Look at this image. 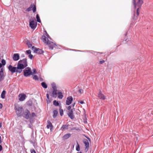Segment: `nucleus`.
<instances>
[{"label":"nucleus","instance_id":"bb28decb","mask_svg":"<svg viewBox=\"0 0 153 153\" xmlns=\"http://www.w3.org/2000/svg\"><path fill=\"white\" fill-rule=\"evenodd\" d=\"M46 96L47 99V102L48 104L50 103L51 101V99L49 98V95L48 94H47Z\"/></svg>","mask_w":153,"mask_h":153},{"label":"nucleus","instance_id":"8fccbe9b","mask_svg":"<svg viewBox=\"0 0 153 153\" xmlns=\"http://www.w3.org/2000/svg\"><path fill=\"white\" fill-rule=\"evenodd\" d=\"M71 106L70 105H69L67 109H68V110H69L70 111V109H71Z\"/></svg>","mask_w":153,"mask_h":153},{"label":"nucleus","instance_id":"cd10ccee","mask_svg":"<svg viewBox=\"0 0 153 153\" xmlns=\"http://www.w3.org/2000/svg\"><path fill=\"white\" fill-rule=\"evenodd\" d=\"M53 117L54 118H55L57 116L58 112L57 110H54L53 111Z\"/></svg>","mask_w":153,"mask_h":153},{"label":"nucleus","instance_id":"4d7b16f0","mask_svg":"<svg viewBox=\"0 0 153 153\" xmlns=\"http://www.w3.org/2000/svg\"><path fill=\"white\" fill-rule=\"evenodd\" d=\"M83 91L82 89H79V93H81V91Z\"/></svg>","mask_w":153,"mask_h":153},{"label":"nucleus","instance_id":"f8f14e48","mask_svg":"<svg viewBox=\"0 0 153 153\" xmlns=\"http://www.w3.org/2000/svg\"><path fill=\"white\" fill-rule=\"evenodd\" d=\"M44 51L39 48H36L34 51V53L39 55H43Z\"/></svg>","mask_w":153,"mask_h":153},{"label":"nucleus","instance_id":"680f3d73","mask_svg":"<svg viewBox=\"0 0 153 153\" xmlns=\"http://www.w3.org/2000/svg\"><path fill=\"white\" fill-rule=\"evenodd\" d=\"M75 105V103H74L73 104H72V106L73 107H74V105Z\"/></svg>","mask_w":153,"mask_h":153},{"label":"nucleus","instance_id":"4c0bfd02","mask_svg":"<svg viewBox=\"0 0 153 153\" xmlns=\"http://www.w3.org/2000/svg\"><path fill=\"white\" fill-rule=\"evenodd\" d=\"M1 64H2V65L4 66L6 64V61L4 59H2L1 61Z\"/></svg>","mask_w":153,"mask_h":153},{"label":"nucleus","instance_id":"49530a36","mask_svg":"<svg viewBox=\"0 0 153 153\" xmlns=\"http://www.w3.org/2000/svg\"><path fill=\"white\" fill-rule=\"evenodd\" d=\"M105 62V61L104 60H102L100 61L99 63H100V64H102V63H104Z\"/></svg>","mask_w":153,"mask_h":153},{"label":"nucleus","instance_id":"72a5a7b5","mask_svg":"<svg viewBox=\"0 0 153 153\" xmlns=\"http://www.w3.org/2000/svg\"><path fill=\"white\" fill-rule=\"evenodd\" d=\"M51 87L53 89H56V83L55 82H53L51 84Z\"/></svg>","mask_w":153,"mask_h":153},{"label":"nucleus","instance_id":"de8ad7c7","mask_svg":"<svg viewBox=\"0 0 153 153\" xmlns=\"http://www.w3.org/2000/svg\"><path fill=\"white\" fill-rule=\"evenodd\" d=\"M28 103H29L28 104L29 106H31L32 105V102H31L28 101Z\"/></svg>","mask_w":153,"mask_h":153},{"label":"nucleus","instance_id":"f3484780","mask_svg":"<svg viewBox=\"0 0 153 153\" xmlns=\"http://www.w3.org/2000/svg\"><path fill=\"white\" fill-rule=\"evenodd\" d=\"M19 100L20 101H22L26 98V95L24 94H21L19 95Z\"/></svg>","mask_w":153,"mask_h":153},{"label":"nucleus","instance_id":"f704fd0d","mask_svg":"<svg viewBox=\"0 0 153 153\" xmlns=\"http://www.w3.org/2000/svg\"><path fill=\"white\" fill-rule=\"evenodd\" d=\"M26 44L29 48H30L32 45V44L28 40L27 41Z\"/></svg>","mask_w":153,"mask_h":153},{"label":"nucleus","instance_id":"c756f323","mask_svg":"<svg viewBox=\"0 0 153 153\" xmlns=\"http://www.w3.org/2000/svg\"><path fill=\"white\" fill-rule=\"evenodd\" d=\"M41 85L42 87L44 88H47L48 87V85L45 82H42Z\"/></svg>","mask_w":153,"mask_h":153},{"label":"nucleus","instance_id":"bf43d9fd","mask_svg":"<svg viewBox=\"0 0 153 153\" xmlns=\"http://www.w3.org/2000/svg\"><path fill=\"white\" fill-rule=\"evenodd\" d=\"M2 64H1V63H0V68H1H1L2 67Z\"/></svg>","mask_w":153,"mask_h":153},{"label":"nucleus","instance_id":"052dcab7","mask_svg":"<svg viewBox=\"0 0 153 153\" xmlns=\"http://www.w3.org/2000/svg\"><path fill=\"white\" fill-rule=\"evenodd\" d=\"M88 140V141L90 142L91 141V140L90 138L89 137L88 138H87Z\"/></svg>","mask_w":153,"mask_h":153},{"label":"nucleus","instance_id":"58836bf2","mask_svg":"<svg viewBox=\"0 0 153 153\" xmlns=\"http://www.w3.org/2000/svg\"><path fill=\"white\" fill-rule=\"evenodd\" d=\"M33 72H32V75H33V74H37L36 70L35 68L33 69Z\"/></svg>","mask_w":153,"mask_h":153},{"label":"nucleus","instance_id":"7ed1b4c3","mask_svg":"<svg viewBox=\"0 0 153 153\" xmlns=\"http://www.w3.org/2000/svg\"><path fill=\"white\" fill-rule=\"evenodd\" d=\"M29 22L30 27L33 30H35L37 25L35 18L34 17H31L29 20Z\"/></svg>","mask_w":153,"mask_h":153},{"label":"nucleus","instance_id":"6ab92c4d","mask_svg":"<svg viewBox=\"0 0 153 153\" xmlns=\"http://www.w3.org/2000/svg\"><path fill=\"white\" fill-rule=\"evenodd\" d=\"M44 32V33L42 36L41 38H51L46 30H45Z\"/></svg>","mask_w":153,"mask_h":153},{"label":"nucleus","instance_id":"5701e85b","mask_svg":"<svg viewBox=\"0 0 153 153\" xmlns=\"http://www.w3.org/2000/svg\"><path fill=\"white\" fill-rule=\"evenodd\" d=\"M130 39H125V40L123 41V43L127 44L128 45H131V40H130Z\"/></svg>","mask_w":153,"mask_h":153},{"label":"nucleus","instance_id":"338daca9","mask_svg":"<svg viewBox=\"0 0 153 153\" xmlns=\"http://www.w3.org/2000/svg\"><path fill=\"white\" fill-rule=\"evenodd\" d=\"M31 136H33V133L32 134V135ZM33 137V138H34V137Z\"/></svg>","mask_w":153,"mask_h":153},{"label":"nucleus","instance_id":"9b49d317","mask_svg":"<svg viewBox=\"0 0 153 153\" xmlns=\"http://www.w3.org/2000/svg\"><path fill=\"white\" fill-rule=\"evenodd\" d=\"M67 50H69L70 51H79V52H89L90 53H92L94 54H97V53H98L97 52H94L93 51H87L85 50L84 51H82L80 50H75V49H68Z\"/></svg>","mask_w":153,"mask_h":153},{"label":"nucleus","instance_id":"ddd939ff","mask_svg":"<svg viewBox=\"0 0 153 153\" xmlns=\"http://www.w3.org/2000/svg\"><path fill=\"white\" fill-rule=\"evenodd\" d=\"M73 100V98L72 96L68 97L66 100V105H70L72 103Z\"/></svg>","mask_w":153,"mask_h":153},{"label":"nucleus","instance_id":"c9c22d12","mask_svg":"<svg viewBox=\"0 0 153 153\" xmlns=\"http://www.w3.org/2000/svg\"><path fill=\"white\" fill-rule=\"evenodd\" d=\"M31 143L33 144V146L35 147L37 146V143L35 140H33L31 141Z\"/></svg>","mask_w":153,"mask_h":153},{"label":"nucleus","instance_id":"ea45409f","mask_svg":"<svg viewBox=\"0 0 153 153\" xmlns=\"http://www.w3.org/2000/svg\"><path fill=\"white\" fill-rule=\"evenodd\" d=\"M31 51L30 50H27L26 51L25 53L26 54L29 55L30 54H31Z\"/></svg>","mask_w":153,"mask_h":153},{"label":"nucleus","instance_id":"c85d7f7f","mask_svg":"<svg viewBox=\"0 0 153 153\" xmlns=\"http://www.w3.org/2000/svg\"><path fill=\"white\" fill-rule=\"evenodd\" d=\"M36 21L37 22L41 23V19L39 15L38 14H37L36 16Z\"/></svg>","mask_w":153,"mask_h":153},{"label":"nucleus","instance_id":"f257e3e1","mask_svg":"<svg viewBox=\"0 0 153 153\" xmlns=\"http://www.w3.org/2000/svg\"><path fill=\"white\" fill-rule=\"evenodd\" d=\"M43 42L48 46L51 50H53L54 47L56 49H60L61 46L59 45H57L56 43L51 42L48 39H42Z\"/></svg>","mask_w":153,"mask_h":153},{"label":"nucleus","instance_id":"aec40b11","mask_svg":"<svg viewBox=\"0 0 153 153\" xmlns=\"http://www.w3.org/2000/svg\"><path fill=\"white\" fill-rule=\"evenodd\" d=\"M57 89H53L51 96L53 97H56L57 96Z\"/></svg>","mask_w":153,"mask_h":153},{"label":"nucleus","instance_id":"412c9836","mask_svg":"<svg viewBox=\"0 0 153 153\" xmlns=\"http://www.w3.org/2000/svg\"><path fill=\"white\" fill-rule=\"evenodd\" d=\"M71 134L69 133L65 134L62 137L63 140H65L68 139L71 136Z\"/></svg>","mask_w":153,"mask_h":153},{"label":"nucleus","instance_id":"e2e57ef3","mask_svg":"<svg viewBox=\"0 0 153 153\" xmlns=\"http://www.w3.org/2000/svg\"><path fill=\"white\" fill-rule=\"evenodd\" d=\"M2 126V124L1 123H0V128Z\"/></svg>","mask_w":153,"mask_h":153},{"label":"nucleus","instance_id":"4468645a","mask_svg":"<svg viewBox=\"0 0 153 153\" xmlns=\"http://www.w3.org/2000/svg\"><path fill=\"white\" fill-rule=\"evenodd\" d=\"M4 69L1 68L0 71V82L3 80L5 77L4 73Z\"/></svg>","mask_w":153,"mask_h":153},{"label":"nucleus","instance_id":"393cba45","mask_svg":"<svg viewBox=\"0 0 153 153\" xmlns=\"http://www.w3.org/2000/svg\"><path fill=\"white\" fill-rule=\"evenodd\" d=\"M69 125H62L61 128V129L62 131L64 130L65 129H67L68 128Z\"/></svg>","mask_w":153,"mask_h":153},{"label":"nucleus","instance_id":"37998d69","mask_svg":"<svg viewBox=\"0 0 153 153\" xmlns=\"http://www.w3.org/2000/svg\"><path fill=\"white\" fill-rule=\"evenodd\" d=\"M28 57L30 59H32L33 58V56L32 54H30L28 55Z\"/></svg>","mask_w":153,"mask_h":153},{"label":"nucleus","instance_id":"b1692460","mask_svg":"<svg viewBox=\"0 0 153 153\" xmlns=\"http://www.w3.org/2000/svg\"><path fill=\"white\" fill-rule=\"evenodd\" d=\"M98 97L100 100H104L105 99V96L103 94H98Z\"/></svg>","mask_w":153,"mask_h":153},{"label":"nucleus","instance_id":"a211bd4d","mask_svg":"<svg viewBox=\"0 0 153 153\" xmlns=\"http://www.w3.org/2000/svg\"><path fill=\"white\" fill-rule=\"evenodd\" d=\"M68 115L71 119H73L74 118L73 109H70L69 112L68 113Z\"/></svg>","mask_w":153,"mask_h":153},{"label":"nucleus","instance_id":"4be33fe9","mask_svg":"<svg viewBox=\"0 0 153 153\" xmlns=\"http://www.w3.org/2000/svg\"><path fill=\"white\" fill-rule=\"evenodd\" d=\"M48 124L47 126V128L49 129L50 128V130L51 131L53 128V126L51 122L49 120L48 121Z\"/></svg>","mask_w":153,"mask_h":153},{"label":"nucleus","instance_id":"2f4dec72","mask_svg":"<svg viewBox=\"0 0 153 153\" xmlns=\"http://www.w3.org/2000/svg\"><path fill=\"white\" fill-rule=\"evenodd\" d=\"M60 108L59 109V111L60 114L61 116H62L63 115V111L62 109L61 108V105L59 106Z\"/></svg>","mask_w":153,"mask_h":153},{"label":"nucleus","instance_id":"2eb2a0df","mask_svg":"<svg viewBox=\"0 0 153 153\" xmlns=\"http://www.w3.org/2000/svg\"><path fill=\"white\" fill-rule=\"evenodd\" d=\"M83 142L85 146V149L87 150V151H88L89 147V143L88 140L86 139H84Z\"/></svg>","mask_w":153,"mask_h":153},{"label":"nucleus","instance_id":"5fc2aeb1","mask_svg":"<svg viewBox=\"0 0 153 153\" xmlns=\"http://www.w3.org/2000/svg\"><path fill=\"white\" fill-rule=\"evenodd\" d=\"M25 57V55L24 54H22L21 55V57L23 58Z\"/></svg>","mask_w":153,"mask_h":153},{"label":"nucleus","instance_id":"13d9d810","mask_svg":"<svg viewBox=\"0 0 153 153\" xmlns=\"http://www.w3.org/2000/svg\"><path fill=\"white\" fill-rule=\"evenodd\" d=\"M2 140L1 136H0V144H1L2 143Z\"/></svg>","mask_w":153,"mask_h":153},{"label":"nucleus","instance_id":"7c9ffc66","mask_svg":"<svg viewBox=\"0 0 153 153\" xmlns=\"http://www.w3.org/2000/svg\"><path fill=\"white\" fill-rule=\"evenodd\" d=\"M57 94H58V98L60 99H62L63 97L62 93L61 92H59Z\"/></svg>","mask_w":153,"mask_h":153},{"label":"nucleus","instance_id":"a19ab883","mask_svg":"<svg viewBox=\"0 0 153 153\" xmlns=\"http://www.w3.org/2000/svg\"><path fill=\"white\" fill-rule=\"evenodd\" d=\"M33 79L35 80H38L39 79L38 76L36 75H34Z\"/></svg>","mask_w":153,"mask_h":153},{"label":"nucleus","instance_id":"603ef678","mask_svg":"<svg viewBox=\"0 0 153 153\" xmlns=\"http://www.w3.org/2000/svg\"><path fill=\"white\" fill-rule=\"evenodd\" d=\"M99 93L98 94H102L100 90H99Z\"/></svg>","mask_w":153,"mask_h":153},{"label":"nucleus","instance_id":"69168bd1","mask_svg":"<svg viewBox=\"0 0 153 153\" xmlns=\"http://www.w3.org/2000/svg\"><path fill=\"white\" fill-rule=\"evenodd\" d=\"M127 32H126L125 34H124V35H125V36H126L127 35Z\"/></svg>","mask_w":153,"mask_h":153},{"label":"nucleus","instance_id":"0e129e2a","mask_svg":"<svg viewBox=\"0 0 153 153\" xmlns=\"http://www.w3.org/2000/svg\"><path fill=\"white\" fill-rule=\"evenodd\" d=\"M85 137L86 138H87H87H88L89 137H87V136H85Z\"/></svg>","mask_w":153,"mask_h":153},{"label":"nucleus","instance_id":"6e6552de","mask_svg":"<svg viewBox=\"0 0 153 153\" xmlns=\"http://www.w3.org/2000/svg\"><path fill=\"white\" fill-rule=\"evenodd\" d=\"M16 115L18 117H21L22 114L23 108L22 107H15Z\"/></svg>","mask_w":153,"mask_h":153},{"label":"nucleus","instance_id":"3c124183","mask_svg":"<svg viewBox=\"0 0 153 153\" xmlns=\"http://www.w3.org/2000/svg\"><path fill=\"white\" fill-rule=\"evenodd\" d=\"M3 149V147L1 145H0V152Z\"/></svg>","mask_w":153,"mask_h":153},{"label":"nucleus","instance_id":"0eeeda50","mask_svg":"<svg viewBox=\"0 0 153 153\" xmlns=\"http://www.w3.org/2000/svg\"><path fill=\"white\" fill-rule=\"evenodd\" d=\"M23 71L25 76L27 77L32 75V71L31 68L29 67L26 68Z\"/></svg>","mask_w":153,"mask_h":153},{"label":"nucleus","instance_id":"79ce46f5","mask_svg":"<svg viewBox=\"0 0 153 153\" xmlns=\"http://www.w3.org/2000/svg\"><path fill=\"white\" fill-rule=\"evenodd\" d=\"M30 115H31V117L32 118H33L36 116V114L34 112H32L31 113V115L30 114Z\"/></svg>","mask_w":153,"mask_h":153},{"label":"nucleus","instance_id":"e433bc0d","mask_svg":"<svg viewBox=\"0 0 153 153\" xmlns=\"http://www.w3.org/2000/svg\"><path fill=\"white\" fill-rule=\"evenodd\" d=\"M77 145L76 147V150L77 151H79L80 150V146L77 142Z\"/></svg>","mask_w":153,"mask_h":153},{"label":"nucleus","instance_id":"dca6fc26","mask_svg":"<svg viewBox=\"0 0 153 153\" xmlns=\"http://www.w3.org/2000/svg\"><path fill=\"white\" fill-rule=\"evenodd\" d=\"M20 59L19 54L18 53H14L13 56V59L14 61H18Z\"/></svg>","mask_w":153,"mask_h":153},{"label":"nucleus","instance_id":"f03ea898","mask_svg":"<svg viewBox=\"0 0 153 153\" xmlns=\"http://www.w3.org/2000/svg\"><path fill=\"white\" fill-rule=\"evenodd\" d=\"M17 65L19 69L22 72V70L25 68H26L28 66L27 59L25 58L20 60L18 61Z\"/></svg>","mask_w":153,"mask_h":153},{"label":"nucleus","instance_id":"a878e982","mask_svg":"<svg viewBox=\"0 0 153 153\" xmlns=\"http://www.w3.org/2000/svg\"><path fill=\"white\" fill-rule=\"evenodd\" d=\"M6 91L4 90H3L1 92V97L3 99H4L5 98V94H6Z\"/></svg>","mask_w":153,"mask_h":153},{"label":"nucleus","instance_id":"a18cd8bd","mask_svg":"<svg viewBox=\"0 0 153 153\" xmlns=\"http://www.w3.org/2000/svg\"><path fill=\"white\" fill-rule=\"evenodd\" d=\"M30 152L31 153H36V152L34 149L31 150Z\"/></svg>","mask_w":153,"mask_h":153},{"label":"nucleus","instance_id":"473e14b6","mask_svg":"<svg viewBox=\"0 0 153 153\" xmlns=\"http://www.w3.org/2000/svg\"><path fill=\"white\" fill-rule=\"evenodd\" d=\"M53 104L55 106H58L59 105V103L58 101L56 100H54L53 101Z\"/></svg>","mask_w":153,"mask_h":153},{"label":"nucleus","instance_id":"09e8293b","mask_svg":"<svg viewBox=\"0 0 153 153\" xmlns=\"http://www.w3.org/2000/svg\"><path fill=\"white\" fill-rule=\"evenodd\" d=\"M79 102L81 104H82L84 103H85L84 102V101H79L78 102Z\"/></svg>","mask_w":153,"mask_h":153},{"label":"nucleus","instance_id":"423d86ee","mask_svg":"<svg viewBox=\"0 0 153 153\" xmlns=\"http://www.w3.org/2000/svg\"><path fill=\"white\" fill-rule=\"evenodd\" d=\"M132 3L134 8L136 9L137 7H141L142 5L143 4V2L142 0H138L137 2L136 3V0H132Z\"/></svg>","mask_w":153,"mask_h":153},{"label":"nucleus","instance_id":"c03bdc74","mask_svg":"<svg viewBox=\"0 0 153 153\" xmlns=\"http://www.w3.org/2000/svg\"><path fill=\"white\" fill-rule=\"evenodd\" d=\"M31 49L34 52V51L35 50L36 48H36L34 46H32V47H31Z\"/></svg>","mask_w":153,"mask_h":153},{"label":"nucleus","instance_id":"1a4fd4ad","mask_svg":"<svg viewBox=\"0 0 153 153\" xmlns=\"http://www.w3.org/2000/svg\"><path fill=\"white\" fill-rule=\"evenodd\" d=\"M26 10L28 12L32 10L33 13H35L36 11V4H31L30 6L27 8Z\"/></svg>","mask_w":153,"mask_h":153},{"label":"nucleus","instance_id":"39448f33","mask_svg":"<svg viewBox=\"0 0 153 153\" xmlns=\"http://www.w3.org/2000/svg\"><path fill=\"white\" fill-rule=\"evenodd\" d=\"M137 7V8L136 7V9L134 8L133 16L132 19L133 20H136L139 15L140 10L141 9V7Z\"/></svg>","mask_w":153,"mask_h":153},{"label":"nucleus","instance_id":"864d4df0","mask_svg":"<svg viewBox=\"0 0 153 153\" xmlns=\"http://www.w3.org/2000/svg\"><path fill=\"white\" fill-rule=\"evenodd\" d=\"M3 107V105L2 104L0 103V109H1Z\"/></svg>","mask_w":153,"mask_h":153},{"label":"nucleus","instance_id":"6e6d98bb","mask_svg":"<svg viewBox=\"0 0 153 153\" xmlns=\"http://www.w3.org/2000/svg\"><path fill=\"white\" fill-rule=\"evenodd\" d=\"M39 79L40 81H42L43 80V79L42 78L40 77Z\"/></svg>","mask_w":153,"mask_h":153},{"label":"nucleus","instance_id":"774afa93","mask_svg":"<svg viewBox=\"0 0 153 153\" xmlns=\"http://www.w3.org/2000/svg\"><path fill=\"white\" fill-rule=\"evenodd\" d=\"M77 153H82V152H78Z\"/></svg>","mask_w":153,"mask_h":153},{"label":"nucleus","instance_id":"9d476101","mask_svg":"<svg viewBox=\"0 0 153 153\" xmlns=\"http://www.w3.org/2000/svg\"><path fill=\"white\" fill-rule=\"evenodd\" d=\"M23 114L24 115L23 117L26 119H28L30 118V111L26 109Z\"/></svg>","mask_w":153,"mask_h":153},{"label":"nucleus","instance_id":"20e7f679","mask_svg":"<svg viewBox=\"0 0 153 153\" xmlns=\"http://www.w3.org/2000/svg\"><path fill=\"white\" fill-rule=\"evenodd\" d=\"M8 68L9 70L12 74L15 72L18 73L19 74L21 73L20 70L19 69L17 65V67H16L13 66L11 65H10L8 66Z\"/></svg>","mask_w":153,"mask_h":153}]
</instances>
